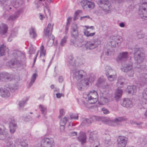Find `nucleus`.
<instances>
[{
  "instance_id": "obj_1",
  "label": "nucleus",
  "mask_w": 147,
  "mask_h": 147,
  "mask_svg": "<svg viewBox=\"0 0 147 147\" xmlns=\"http://www.w3.org/2000/svg\"><path fill=\"white\" fill-rule=\"evenodd\" d=\"M8 63L9 64H24L26 63L25 53L19 51H15L12 58Z\"/></svg>"
},
{
  "instance_id": "obj_2",
  "label": "nucleus",
  "mask_w": 147,
  "mask_h": 147,
  "mask_svg": "<svg viewBox=\"0 0 147 147\" xmlns=\"http://www.w3.org/2000/svg\"><path fill=\"white\" fill-rule=\"evenodd\" d=\"M53 28L51 24L49 23L47 26L44 29L43 31V38L44 40L46 39H48V41L47 44L49 47L52 46L54 42L55 37L51 34Z\"/></svg>"
},
{
  "instance_id": "obj_3",
  "label": "nucleus",
  "mask_w": 147,
  "mask_h": 147,
  "mask_svg": "<svg viewBox=\"0 0 147 147\" xmlns=\"http://www.w3.org/2000/svg\"><path fill=\"white\" fill-rule=\"evenodd\" d=\"M96 121H101L103 123L109 125H114V124L118 122L126 121L127 119L125 117H119L115 118L113 121H111L105 117L102 116H94L93 117Z\"/></svg>"
},
{
  "instance_id": "obj_4",
  "label": "nucleus",
  "mask_w": 147,
  "mask_h": 147,
  "mask_svg": "<svg viewBox=\"0 0 147 147\" xmlns=\"http://www.w3.org/2000/svg\"><path fill=\"white\" fill-rule=\"evenodd\" d=\"M131 54L134 55V60L138 63H141L144 59V54L142 49L140 48H134L129 49Z\"/></svg>"
},
{
  "instance_id": "obj_5",
  "label": "nucleus",
  "mask_w": 147,
  "mask_h": 147,
  "mask_svg": "<svg viewBox=\"0 0 147 147\" xmlns=\"http://www.w3.org/2000/svg\"><path fill=\"white\" fill-rule=\"evenodd\" d=\"M79 27L77 24H73L71 29L70 33L71 37L74 39L70 40V45L76 46V40L78 38L79 36Z\"/></svg>"
},
{
  "instance_id": "obj_6",
  "label": "nucleus",
  "mask_w": 147,
  "mask_h": 147,
  "mask_svg": "<svg viewBox=\"0 0 147 147\" xmlns=\"http://www.w3.org/2000/svg\"><path fill=\"white\" fill-rule=\"evenodd\" d=\"M88 101L90 104H94L96 103L98 100V94L97 92L94 90L89 92L87 94Z\"/></svg>"
},
{
  "instance_id": "obj_7",
  "label": "nucleus",
  "mask_w": 147,
  "mask_h": 147,
  "mask_svg": "<svg viewBox=\"0 0 147 147\" xmlns=\"http://www.w3.org/2000/svg\"><path fill=\"white\" fill-rule=\"evenodd\" d=\"M101 43V41L96 39L92 41H88L84 45L86 50H92L98 47Z\"/></svg>"
},
{
  "instance_id": "obj_8",
  "label": "nucleus",
  "mask_w": 147,
  "mask_h": 147,
  "mask_svg": "<svg viewBox=\"0 0 147 147\" xmlns=\"http://www.w3.org/2000/svg\"><path fill=\"white\" fill-rule=\"evenodd\" d=\"M110 40L109 44L112 47H115L116 45L118 46H120L122 40V37L119 36H111L110 37Z\"/></svg>"
},
{
  "instance_id": "obj_9",
  "label": "nucleus",
  "mask_w": 147,
  "mask_h": 147,
  "mask_svg": "<svg viewBox=\"0 0 147 147\" xmlns=\"http://www.w3.org/2000/svg\"><path fill=\"white\" fill-rule=\"evenodd\" d=\"M54 144V140L51 138L44 137L41 139L40 142L41 147H52Z\"/></svg>"
},
{
  "instance_id": "obj_10",
  "label": "nucleus",
  "mask_w": 147,
  "mask_h": 147,
  "mask_svg": "<svg viewBox=\"0 0 147 147\" xmlns=\"http://www.w3.org/2000/svg\"><path fill=\"white\" fill-rule=\"evenodd\" d=\"M15 77L13 74L7 72L1 73L0 74V80L3 82L11 81L13 79L15 80Z\"/></svg>"
},
{
  "instance_id": "obj_11",
  "label": "nucleus",
  "mask_w": 147,
  "mask_h": 147,
  "mask_svg": "<svg viewBox=\"0 0 147 147\" xmlns=\"http://www.w3.org/2000/svg\"><path fill=\"white\" fill-rule=\"evenodd\" d=\"M73 71V77L74 79L79 80L83 78L86 75V72L83 70H81L79 71L75 70L72 69Z\"/></svg>"
},
{
  "instance_id": "obj_12",
  "label": "nucleus",
  "mask_w": 147,
  "mask_h": 147,
  "mask_svg": "<svg viewBox=\"0 0 147 147\" xmlns=\"http://www.w3.org/2000/svg\"><path fill=\"white\" fill-rule=\"evenodd\" d=\"M137 78L138 82V84H139L141 86L145 84H147V73L140 74L138 73Z\"/></svg>"
},
{
  "instance_id": "obj_13",
  "label": "nucleus",
  "mask_w": 147,
  "mask_h": 147,
  "mask_svg": "<svg viewBox=\"0 0 147 147\" xmlns=\"http://www.w3.org/2000/svg\"><path fill=\"white\" fill-rule=\"evenodd\" d=\"M80 3L82 7L84 9L86 10L88 8L91 9L95 7V4L93 2L87 0L82 1Z\"/></svg>"
},
{
  "instance_id": "obj_14",
  "label": "nucleus",
  "mask_w": 147,
  "mask_h": 147,
  "mask_svg": "<svg viewBox=\"0 0 147 147\" xmlns=\"http://www.w3.org/2000/svg\"><path fill=\"white\" fill-rule=\"evenodd\" d=\"M80 3L82 7L84 9L86 10L88 8L91 9L95 7V4L93 2L87 0L82 1Z\"/></svg>"
},
{
  "instance_id": "obj_15",
  "label": "nucleus",
  "mask_w": 147,
  "mask_h": 147,
  "mask_svg": "<svg viewBox=\"0 0 147 147\" xmlns=\"http://www.w3.org/2000/svg\"><path fill=\"white\" fill-rule=\"evenodd\" d=\"M128 57V53L127 52L120 53L117 58V61L119 63H123L127 60Z\"/></svg>"
},
{
  "instance_id": "obj_16",
  "label": "nucleus",
  "mask_w": 147,
  "mask_h": 147,
  "mask_svg": "<svg viewBox=\"0 0 147 147\" xmlns=\"http://www.w3.org/2000/svg\"><path fill=\"white\" fill-rule=\"evenodd\" d=\"M143 97L140 100V103L144 108L147 106V88L144 90L142 93Z\"/></svg>"
},
{
  "instance_id": "obj_17",
  "label": "nucleus",
  "mask_w": 147,
  "mask_h": 147,
  "mask_svg": "<svg viewBox=\"0 0 147 147\" xmlns=\"http://www.w3.org/2000/svg\"><path fill=\"white\" fill-rule=\"evenodd\" d=\"M87 136L86 133L84 132H80L77 137V140L80 142L82 145H83L86 142Z\"/></svg>"
},
{
  "instance_id": "obj_18",
  "label": "nucleus",
  "mask_w": 147,
  "mask_h": 147,
  "mask_svg": "<svg viewBox=\"0 0 147 147\" xmlns=\"http://www.w3.org/2000/svg\"><path fill=\"white\" fill-rule=\"evenodd\" d=\"M99 3L103 9L108 10L111 7V3L108 0H100Z\"/></svg>"
},
{
  "instance_id": "obj_19",
  "label": "nucleus",
  "mask_w": 147,
  "mask_h": 147,
  "mask_svg": "<svg viewBox=\"0 0 147 147\" xmlns=\"http://www.w3.org/2000/svg\"><path fill=\"white\" fill-rule=\"evenodd\" d=\"M0 127V140H4L8 136V130L5 128H4V126H1Z\"/></svg>"
},
{
  "instance_id": "obj_20",
  "label": "nucleus",
  "mask_w": 147,
  "mask_h": 147,
  "mask_svg": "<svg viewBox=\"0 0 147 147\" xmlns=\"http://www.w3.org/2000/svg\"><path fill=\"white\" fill-rule=\"evenodd\" d=\"M139 14L142 18L145 20L147 19V8L142 6L139 9Z\"/></svg>"
},
{
  "instance_id": "obj_21",
  "label": "nucleus",
  "mask_w": 147,
  "mask_h": 147,
  "mask_svg": "<svg viewBox=\"0 0 147 147\" xmlns=\"http://www.w3.org/2000/svg\"><path fill=\"white\" fill-rule=\"evenodd\" d=\"M87 132L90 133L89 136V141L91 143L94 142L97 139V135L95 131H91L90 130H88Z\"/></svg>"
},
{
  "instance_id": "obj_22",
  "label": "nucleus",
  "mask_w": 147,
  "mask_h": 147,
  "mask_svg": "<svg viewBox=\"0 0 147 147\" xmlns=\"http://www.w3.org/2000/svg\"><path fill=\"white\" fill-rule=\"evenodd\" d=\"M121 105L124 107L131 108L133 106V104L131 100L129 99L125 98L123 99V102Z\"/></svg>"
},
{
  "instance_id": "obj_23",
  "label": "nucleus",
  "mask_w": 147,
  "mask_h": 147,
  "mask_svg": "<svg viewBox=\"0 0 147 147\" xmlns=\"http://www.w3.org/2000/svg\"><path fill=\"white\" fill-rule=\"evenodd\" d=\"M107 84L106 79L103 77H100L98 79L96 83V85L98 87H102L103 88H106Z\"/></svg>"
},
{
  "instance_id": "obj_24",
  "label": "nucleus",
  "mask_w": 147,
  "mask_h": 147,
  "mask_svg": "<svg viewBox=\"0 0 147 147\" xmlns=\"http://www.w3.org/2000/svg\"><path fill=\"white\" fill-rule=\"evenodd\" d=\"M118 147H125L127 144V139L124 137H121L117 139Z\"/></svg>"
},
{
  "instance_id": "obj_25",
  "label": "nucleus",
  "mask_w": 147,
  "mask_h": 147,
  "mask_svg": "<svg viewBox=\"0 0 147 147\" xmlns=\"http://www.w3.org/2000/svg\"><path fill=\"white\" fill-rule=\"evenodd\" d=\"M16 144H18L19 146L21 147H28V144L26 140H21L20 139L17 138L15 141Z\"/></svg>"
},
{
  "instance_id": "obj_26",
  "label": "nucleus",
  "mask_w": 147,
  "mask_h": 147,
  "mask_svg": "<svg viewBox=\"0 0 147 147\" xmlns=\"http://www.w3.org/2000/svg\"><path fill=\"white\" fill-rule=\"evenodd\" d=\"M10 120H11L9 124L10 132L11 134H13L16 129L17 125L16 122L14 120L9 119V121Z\"/></svg>"
},
{
  "instance_id": "obj_27",
  "label": "nucleus",
  "mask_w": 147,
  "mask_h": 147,
  "mask_svg": "<svg viewBox=\"0 0 147 147\" xmlns=\"http://www.w3.org/2000/svg\"><path fill=\"white\" fill-rule=\"evenodd\" d=\"M0 95L3 97H7L10 96V94L7 89L1 88H0Z\"/></svg>"
},
{
  "instance_id": "obj_28",
  "label": "nucleus",
  "mask_w": 147,
  "mask_h": 147,
  "mask_svg": "<svg viewBox=\"0 0 147 147\" xmlns=\"http://www.w3.org/2000/svg\"><path fill=\"white\" fill-rule=\"evenodd\" d=\"M79 60L78 59L74 60L71 56H69L66 61V62L68 64H76L78 63V62ZM80 64V63H78Z\"/></svg>"
},
{
  "instance_id": "obj_29",
  "label": "nucleus",
  "mask_w": 147,
  "mask_h": 147,
  "mask_svg": "<svg viewBox=\"0 0 147 147\" xmlns=\"http://www.w3.org/2000/svg\"><path fill=\"white\" fill-rule=\"evenodd\" d=\"M125 90L129 93L133 94L136 92L137 88L136 86L134 85L132 86H127Z\"/></svg>"
},
{
  "instance_id": "obj_30",
  "label": "nucleus",
  "mask_w": 147,
  "mask_h": 147,
  "mask_svg": "<svg viewBox=\"0 0 147 147\" xmlns=\"http://www.w3.org/2000/svg\"><path fill=\"white\" fill-rule=\"evenodd\" d=\"M77 85L78 89L80 90H82L84 87L85 86H88V84L83 80L77 82Z\"/></svg>"
},
{
  "instance_id": "obj_31",
  "label": "nucleus",
  "mask_w": 147,
  "mask_h": 147,
  "mask_svg": "<svg viewBox=\"0 0 147 147\" xmlns=\"http://www.w3.org/2000/svg\"><path fill=\"white\" fill-rule=\"evenodd\" d=\"M20 11H18L16 12L14 14L11 15L9 17L7 20L9 21H13L15 20L17 18H18L20 15Z\"/></svg>"
},
{
  "instance_id": "obj_32",
  "label": "nucleus",
  "mask_w": 147,
  "mask_h": 147,
  "mask_svg": "<svg viewBox=\"0 0 147 147\" xmlns=\"http://www.w3.org/2000/svg\"><path fill=\"white\" fill-rule=\"evenodd\" d=\"M132 69V65H123V66L121 67L122 71L126 73L130 71H131Z\"/></svg>"
},
{
  "instance_id": "obj_33",
  "label": "nucleus",
  "mask_w": 147,
  "mask_h": 147,
  "mask_svg": "<svg viewBox=\"0 0 147 147\" xmlns=\"http://www.w3.org/2000/svg\"><path fill=\"white\" fill-rule=\"evenodd\" d=\"M125 79L123 77H119L118 78L117 82V86L119 87H123L124 84Z\"/></svg>"
},
{
  "instance_id": "obj_34",
  "label": "nucleus",
  "mask_w": 147,
  "mask_h": 147,
  "mask_svg": "<svg viewBox=\"0 0 147 147\" xmlns=\"http://www.w3.org/2000/svg\"><path fill=\"white\" fill-rule=\"evenodd\" d=\"M38 76L37 74L36 73H34L33 74L30 79V82L29 83L28 88L31 87L34 82L36 78Z\"/></svg>"
},
{
  "instance_id": "obj_35",
  "label": "nucleus",
  "mask_w": 147,
  "mask_h": 147,
  "mask_svg": "<svg viewBox=\"0 0 147 147\" xmlns=\"http://www.w3.org/2000/svg\"><path fill=\"white\" fill-rule=\"evenodd\" d=\"M9 49L6 46H4L3 45L2 46L0 47V54L1 56H3L5 55V53L6 52H8Z\"/></svg>"
},
{
  "instance_id": "obj_36",
  "label": "nucleus",
  "mask_w": 147,
  "mask_h": 147,
  "mask_svg": "<svg viewBox=\"0 0 147 147\" xmlns=\"http://www.w3.org/2000/svg\"><path fill=\"white\" fill-rule=\"evenodd\" d=\"M122 93L123 91L121 89H117L115 94V97L118 99L120 98L122 96Z\"/></svg>"
},
{
  "instance_id": "obj_37",
  "label": "nucleus",
  "mask_w": 147,
  "mask_h": 147,
  "mask_svg": "<svg viewBox=\"0 0 147 147\" xmlns=\"http://www.w3.org/2000/svg\"><path fill=\"white\" fill-rule=\"evenodd\" d=\"M29 33L30 37L33 38H35L36 36L37 35L36 34V32L34 28H32L30 30Z\"/></svg>"
},
{
  "instance_id": "obj_38",
  "label": "nucleus",
  "mask_w": 147,
  "mask_h": 147,
  "mask_svg": "<svg viewBox=\"0 0 147 147\" xmlns=\"http://www.w3.org/2000/svg\"><path fill=\"white\" fill-rule=\"evenodd\" d=\"M105 74L108 80L110 81L114 80L116 77V75H110L108 72H106Z\"/></svg>"
},
{
  "instance_id": "obj_39",
  "label": "nucleus",
  "mask_w": 147,
  "mask_h": 147,
  "mask_svg": "<svg viewBox=\"0 0 147 147\" xmlns=\"http://www.w3.org/2000/svg\"><path fill=\"white\" fill-rule=\"evenodd\" d=\"M28 98L26 97L25 100L20 101L18 105L20 108H22L24 107L25 105L26 104V102L28 100Z\"/></svg>"
},
{
  "instance_id": "obj_40",
  "label": "nucleus",
  "mask_w": 147,
  "mask_h": 147,
  "mask_svg": "<svg viewBox=\"0 0 147 147\" xmlns=\"http://www.w3.org/2000/svg\"><path fill=\"white\" fill-rule=\"evenodd\" d=\"M130 122L132 125H136L139 128H141L142 127L143 123L141 122H136L133 120H131L130 121Z\"/></svg>"
},
{
  "instance_id": "obj_41",
  "label": "nucleus",
  "mask_w": 147,
  "mask_h": 147,
  "mask_svg": "<svg viewBox=\"0 0 147 147\" xmlns=\"http://www.w3.org/2000/svg\"><path fill=\"white\" fill-rule=\"evenodd\" d=\"M39 107L43 115H45L47 113V107L41 105H40Z\"/></svg>"
},
{
  "instance_id": "obj_42",
  "label": "nucleus",
  "mask_w": 147,
  "mask_h": 147,
  "mask_svg": "<svg viewBox=\"0 0 147 147\" xmlns=\"http://www.w3.org/2000/svg\"><path fill=\"white\" fill-rule=\"evenodd\" d=\"M91 123L90 119L86 118L84 119L82 123V124L84 125L88 126Z\"/></svg>"
},
{
  "instance_id": "obj_43",
  "label": "nucleus",
  "mask_w": 147,
  "mask_h": 147,
  "mask_svg": "<svg viewBox=\"0 0 147 147\" xmlns=\"http://www.w3.org/2000/svg\"><path fill=\"white\" fill-rule=\"evenodd\" d=\"M105 144L106 147H108L112 145L113 142L110 139H106L105 140Z\"/></svg>"
},
{
  "instance_id": "obj_44",
  "label": "nucleus",
  "mask_w": 147,
  "mask_h": 147,
  "mask_svg": "<svg viewBox=\"0 0 147 147\" xmlns=\"http://www.w3.org/2000/svg\"><path fill=\"white\" fill-rule=\"evenodd\" d=\"M94 77L92 76H90L89 79L85 78L84 80V81L86 82V83H87L88 84V86H89V83H92L94 80Z\"/></svg>"
},
{
  "instance_id": "obj_45",
  "label": "nucleus",
  "mask_w": 147,
  "mask_h": 147,
  "mask_svg": "<svg viewBox=\"0 0 147 147\" xmlns=\"http://www.w3.org/2000/svg\"><path fill=\"white\" fill-rule=\"evenodd\" d=\"M67 121V118L66 117H64L63 118L61 119L60 121V125H65Z\"/></svg>"
},
{
  "instance_id": "obj_46",
  "label": "nucleus",
  "mask_w": 147,
  "mask_h": 147,
  "mask_svg": "<svg viewBox=\"0 0 147 147\" xmlns=\"http://www.w3.org/2000/svg\"><path fill=\"white\" fill-rule=\"evenodd\" d=\"M6 146L7 147H15V145L13 144L12 142L9 139L7 141H6Z\"/></svg>"
},
{
  "instance_id": "obj_47",
  "label": "nucleus",
  "mask_w": 147,
  "mask_h": 147,
  "mask_svg": "<svg viewBox=\"0 0 147 147\" xmlns=\"http://www.w3.org/2000/svg\"><path fill=\"white\" fill-rule=\"evenodd\" d=\"M84 34L87 37L92 36L95 34V32L90 33L89 31L86 30L84 32Z\"/></svg>"
},
{
  "instance_id": "obj_48",
  "label": "nucleus",
  "mask_w": 147,
  "mask_h": 147,
  "mask_svg": "<svg viewBox=\"0 0 147 147\" xmlns=\"http://www.w3.org/2000/svg\"><path fill=\"white\" fill-rule=\"evenodd\" d=\"M84 41V38L82 36H79L78 37V38L76 40V47H78L79 46V45H77L78 44V42H79V43H80Z\"/></svg>"
},
{
  "instance_id": "obj_49",
  "label": "nucleus",
  "mask_w": 147,
  "mask_h": 147,
  "mask_svg": "<svg viewBox=\"0 0 147 147\" xmlns=\"http://www.w3.org/2000/svg\"><path fill=\"white\" fill-rule=\"evenodd\" d=\"M35 51V49L33 47L32 45H30L29 47V51L28 53L30 55L34 54Z\"/></svg>"
},
{
  "instance_id": "obj_50",
  "label": "nucleus",
  "mask_w": 147,
  "mask_h": 147,
  "mask_svg": "<svg viewBox=\"0 0 147 147\" xmlns=\"http://www.w3.org/2000/svg\"><path fill=\"white\" fill-rule=\"evenodd\" d=\"M101 101L102 102V104H104L109 102L110 101V99L106 97H103L101 98Z\"/></svg>"
},
{
  "instance_id": "obj_51",
  "label": "nucleus",
  "mask_w": 147,
  "mask_h": 147,
  "mask_svg": "<svg viewBox=\"0 0 147 147\" xmlns=\"http://www.w3.org/2000/svg\"><path fill=\"white\" fill-rule=\"evenodd\" d=\"M71 119H78V114L72 113L70 115Z\"/></svg>"
},
{
  "instance_id": "obj_52",
  "label": "nucleus",
  "mask_w": 147,
  "mask_h": 147,
  "mask_svg": "<svg viewBox=\"0 0 147 147\" xmlns=\"http://www.w3.org/2000/svg\"><path fill=\"white\" fill-rule=\"evenodd\" d=\"M17 65H7V67L8 68H12L13 71L15 70V67L16 68V70H19L18 69V67H17Z\"/></svg>"
},
{
  "instance_id": "obj_53",
  "label": "nucleus",
  "mask_w": 147,
  "mask_h": 147,
  "mask_svg": "<svg viewBox=\"0 0 147 147\" xmlns=\"http://www.w3.org/2000/svg\"><path fill=\"white\" fill-rule=\"evenodd\" d=\"M65 112H64V109H61L59 110V115L58 117L60 118L63 116L65 115Z\"/></svg>"
},
{
  "instance_id": "obj_54",
  "label": "nucleus",
  "mask_w": 147,
  "mask_h": 147,
  "mask_svg": "<svg viewBox=\"0 0 147 147\" xmlns=\"http://www.w3.org/2000/svg\"><path fill=\"white\" fill-rule=\"evenodd\" d=\"M22 2L16 1L15 2L14 7L16 8L20 6L22 4Z\"/></svg>"
},
{
  "instance_id": "obj_55",
  "label": "nucleus",
  "mask_w": 147,
  "mask_h": 147,
  "mask_svg": "<svg viewBox=\"0 0 147 147\" xmlns=\"http://www.w3.org/2000/svg\"><path fill=\"white\" fill-rule=\"evenodd\" d=\"M101 110L103 112V113L106 114H109L110 113L109 111L105 108H102Z\"/></svg>"
},
{
  "instance_id": "obj_56",
  "label": "nucleus",
  "mask_w": 147,
  "mask_h": 147,
  "mask_svg": "<svg viewBox=\"0 0 147 147\" xmlns=\"http://www.w3.org/2000/svg\"><path fill=\"white\" fill-rule=\"evenodd\" d=\"M9 15L8 11H6L4 13L3 15V17L6 19L8 17Z\"/></svg>"
},
{
  "instance_id": "obj_57",
  "label": "nucleus",
  "mask_w": 147,
  "mask_h": 147,
  "mask_svg": "<svg viewBox=\"0 0 147 147\" xmlns=\"http://www.w3.org/2000/svg\"><path fill=\"white\" fill-rule=\"evenodd\" d=\"M18 34V32L17 31H13L11 32V34L10 37H14L16 36Z\"/></svg>"
},
{
  "instance_id": "obj_58",
  "label": "nucleus",
  "mask_w": 147,
  "mask_h": 147,
  "mask_svg": "<svg viewBox=\"0 0 147 147\" xmlns=\"http://www.w3.org/2000/svg\"><path fill=\"white\" fill-rule=\"evenodd\" d=\"M66 42V38H65V37H64L63 38L61 39V45L63 46L64 43H65Z\"/></svg>"
},
{
  "instance_id": "obj_59",
  "label": "nucleus",
  "mask_w": 147,
  "mask_h": 147,
  "mask_svg": "<svg viewBox=\"0 0 147 147\" xmlns=\"http://www.w3.org/2000/svg\"><path fill=\"white\" fill-rule=\"evenodd\" d=\"M72 20V18L71 17H69L67 19V22L66 23V25H69L70 24V22Z\"/></svg>"
},
{
  "instance_id": "obj_60",
  "label": "nucleus",
  "mask_w": 147,
  "mask_h": 147,
  "mask_svg": "<svg viewBox=\"0 0 147 147\" xmlns=\"http://www.w3.org/2000/svg\"><path fill=\"white\" fill-rule=\"evenodd\" d=\"M60 130L61 131H64L65 129V125H60Z\"/></svg>"
},
{
  "instance_id": "obj_61",
  "label": "nucleus",
  "mask_w": 147,
  "mask_h": 147,
  "mask_svg": "<svg viewBox=\"0 0 147 147\" xmlns=\"http://www.w3.org/2000/svg\"><path fill=\"white\" fill-rule=\"evenodd\" d=\"M5 9L7 10V11H8L9 10H11L12 8L11 6L9 5H7L5 7Z\"/></svg>"
},
{
  "instance_id": "obj_62",
  "label": "nucleus",
  "mask_w": 147,
  "mask_h": 147,
  "mask_svg": "<svg viewBox=\"0 0 147 147\" xmlns=\"http://www.w3.org/2000/svg\"><path fill=\"white\" fill-rule=\"evenodd\" d=\"M111 51L109 50H107L105 51V54L107 56H109L111 55Z\"/></svg>"
},
{
  "instance_id": "obj_63",
  "label": "nucleus",
  "mask_w": 147,
  "mask_h": 147,
  "mask_svg": "<svg viewBox=\"0 0 147 147\" xmlns=\"http://www.w3.org/2000/svg\"><path fill=\"white\" fill-rule=\"evenodd\" d=\"M70 134L71 136H75L77 135V133L76 131H72L71 133Z\"/></svg>"
},
{
  "instance_id": "obj_64",
  "label": "nucleus",
  "mask_w": 147,
  "mask_h": 147,
  "mask_svg": "<svg viewBox=\"0 0 147 147\" xmlns=\"http://www.w3.org/2000/svg\"><path fill=\"white\" fill-rule=\"evenodd\" d=\"M56 95L57 98H60L62 96V94L59 93H57L56 94Z\"/></svg>"
}]
</instances>
